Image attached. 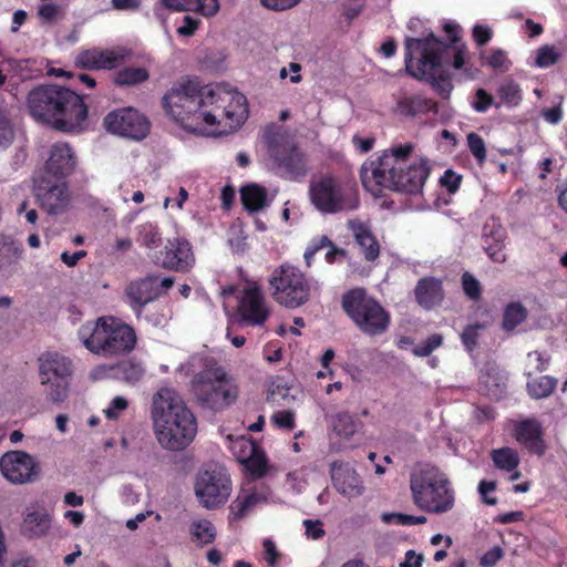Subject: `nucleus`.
Instances as JSON below:
<instances>
[{"label":"nucleus","mask_w":567,"mask_h":567,"mask_svg":"<svg viewBox=\"0 0 567 567\" xmlns=\"http://www.w3.org/2000/svg\"><path fill=\"white\" fill-rule=\"evenodd\" d=\"M414 296L422 308L431 310L444 299L443 284L434 277L421 278L414 288Z\"/></svg>","instance_id":"nucleus-26"},{"label":"nucleus","mask_w":567,"mask_h":567,"mask_svg":"<svg viewBox=\"0 0 567 567\" xmlns=\"http://www.w3.org/2000/svg\"><path fill=\"white\" fill-rule=\"evenodd\" d=\"M466 140L472 155L476 158L478 164H483L486 159V146L483 137L475 132H471L467 134Z\"/></svg>","instance_id":"nucleus-47"},{"label":"nucleus","mask_w":567,"mask_h":567,"mask_svg":"<svg viewBox=\"0 0 567 567\" xmlns=\"http://www.w3.org/2000/svg\"><path fill=\"white\" fill-rule=\"evenodd\" d=\"M150 73L145 68L126 66L114 74L113 82L117 86H132L148 80Z\"/></svg>","instance_id":"nucleus-38"},{"label":"nucleus","mask_w":567,"mask_h":567,"mask_svg":"<svg viewBox=\"0 0 567 567\" xmlns=\"http://www.w3.org/2000/svg\"><path fill=\"white\" fill-rule=\"evenodd\" d=\"M2 475L12 484H27L38 480L39 463H0Z\"/></svg>","instance_id":"nucleus-28"},{"label":"nucleus","mask_w":567,"mask_h":567,"mask_svg":"<svg viewBox=\"0 0 567 567\" xmlns=\"http://www.w3.org/2000/svg\"><path fill=\"white\" fill-rule=\"evenodd\" d=\"M410 488L414 504L433 514L450 512L455 502V494L445 473L431 463L412 472Z\"/></svg>","instance_id":"nucleus-7"},{"label":"nucleus","mask_w":567,"mask_h":567,"mask_svg":"<svg viewBox=\"0 0 567 567\" xmlns=\"http://www.w3.org/2000/svg\"><path fill=\"white\" fill-rule=\"evenodd\" d=\"M528 317V310L519 301H512L504 308L502 318V329L505 332L514 331Z\"/></svg>","instance_id":"nucleus-35"},{"label":"nucleus","mask_w":567,"mask_h":567,"mask_svg":"<svg viewBox=\"0 0 567 567\" xmlns=\"http://www.w3.org/2000/svg\"><path fill=\"white\" fill-rule=\"evenodd\" d=\"M118 373L122 378L130 383H136L144 375V368L140 362L133 360H125L117 364L116 367Z\"/></svg>","instance_id":"nucleus-43"},{"label":"nucleus","mask_w":567,"mask_h":567,"mask_svg":"<svg viewBox=\"0 0 567 567\" xmlns=\"http://www.w3.org/2000/svg\"><path fill=\"white\" fill-rule=\"evenodd\" d=\"M162 255V266L171 270L186 271L194 262L192 246L182 238L168 240Z\"/></svg>","instance_id":"nucleus-24"},{"label":"nucleus","mask_w":567,"mask_h":567,"mask_svg":"<svg viewBox=\"0 0 567 567\" xmlns=\"http://www.w3.org/2000/svg\"><path fill=\"white\" fill-rule=\"evenodd\" d=\"M190 535L202 545L212 544L216 538V529L208 519L194 520L190 525Z\"/></svg>","instance_id":"nucleus-40"},{"label":"nucleus","mask_w":567,"mask_h":567,"mask_svg":"<svg viewBox=\"0 0 567 567\" xmlns=\"http://www.w3.org/2000/svg\"><path fill=\"white\" fill-rule=\"evenodd\" d=\"M165 113L185 131L203 134L206 126L231 132L249 115L246 96L227 83L200 86L187 80L174 85L162 99Z\"/></svg>","instance_id":"nucleus-1"},{"label":"nucleus","mask_w":567,"mask_h":567,"mask_svg":"<svg viewBox=\"0 0 567 567\" xmlns=\"http://www.w3.org/2000/svg\"><path fill=\"white\" fill-rule=\"evenodd\" d=\"M105 128L114 134L142 140L150 132L148 120L133 107H123L110 112L104 117Z\"/></svg>","instance_id":"nucleus-15"},{"label":"nucleus","mask_w":567,"mask_h":567,"mask_svg":"<svg viewBox=\"0 0 567 567\" xmlns=\"http://www.w3.org/2000/svg\"><path fill=\"white\" fill-rule=\"evenodd\" d=\"M261 4L274 11H284L297 6L300 0H260Z\"/></svg>","instance_id":"nucleus-62"},{"label":"nucleus","mask_w":567,"mask_h":567,"mask_svg":"<svg viewBox=\"0 0 567 567\" xmlns=\"http://www.w3.org/2000/svg\"><path fill=\"white\" fill-rule=\"evenodd\" d=\"M196 401L206 409L220 412L233 405L239 395V386L221 365H206L192 379Z\"/></svg>","instance_id":"nucleus-8"},{"label":"nucleus","mask_w":567,"mask_h":567,"mask_svg":"<svg viewBox=\"0 0 567 567\" xmlns=\"http://www.w3.org/2000/svg\"><path fill=\"white\" fill-rule=\"evenodd\" d=\"M494 104V97L485 89L475 91L472 107L478 113H485Z\"/></svg>","instance_id":"nucleus-53"},{"label":"nucleus","mask_w":567,"mask_h":567,"mask_svg":"<svg viewBox=\"0 0 567 567\" xmlns=\"http://www.w3.org/2000/svg\"><path fill=\"white\" fill-rule=\"evenodd\" d=\"M349 228L353 233L355 243L368 261H374L380 255V245L371 229L361 221H350Z\"/></svg>","instance_id":"nucleus-27"},{"label":"nucleus","mask_w":567,"mask_h":567,"mask_svg":"<svg viewBox=\"0 0 567 567\" xmlns=\"http://www.w3.org/2000/svg\"><path fill=\"white\" fill-rule=\"evenodd\" d=\"M484 328L482 323L468 324L464 328L461 340L467 351H473L477 347L480 330Z\"/></svg>","instance_id":"nucleus-49"},{"label":"nucleus","mask_w":567,"mask_h":567,"mask_svg":"<svg viewBox=\"0 0 567 567\" xmlns=\"http://www.w3.org/2000/svg\"><path fill=\"white\" fill-rule=\"evenodd\" d=\"M39 378L45 385V393L50 401L60 403L68 399L70 380L73 374V362L70 358L48 351L39 359Z\"/></svg>","instance_id":"nucleus-11"},{"label":"nucleus","mask_w":567,"mask_h":567,"mask_svg":"<svg viewBox=\"0 0 567 567\" xmlns=\"http://www.w3.org/2000/svg\"><path fill=\"white\" fill-rule=\"evenodd\" d=\"M361 421L347 411L334 414L331 419L333 433L344 440H350L359 430Z\"/></svg>","instance_id":"nucleus-34"},{"label":"nucleus","mask_w":567,"mask_h":567,"mask_svg":"<svg viewBox=\"0 0 567 567\" xmlns=\"http://www.w3.org/2000/svg\"><path fill=\"white\" fill-rule=\"evenodd\" d=\"M51 519L43 508H28L22 522V533L29 538L41 537L45 535L50 528Z\"/></svg>","instance_id":"nucleus-29"},{"label":"nucleus","mask_w":567,"mask_h":567,"mask_svg":"<svg viewBox=\"0 0 567 567\" xmlns=\"http://www.w3.org/2000/svg\"><path fill=\"white\" fill-rule=\"evenodd\" d=\"M269 285L275 301L287 308H298L309 300L310 284L297 267L281 265L272 271Z\"/></svg>","instance_id":"nucleus-12"},{"label":"nucleus","mask_w":567,"mask_h":567,"mask_svg":"<svg viewBox=\"0 0 567 567\" xmlns=\"http://www.w3.org/2000/svg\"><path fill=\"white\" fill-rule=\"evenodd\" d=\"M497 95L501 102L508 107L518 106L523 101V91L513 79H506L499 84Z\"/></svg>","instance_id":"nucleus-39"},{"label":"nucleus","mask_w":567,"mask_h":567,"mask_svg":"<svg viewBox=\"0 0 567 567\" xmlns=\"http://www.w3.org/2000/svg\"><path fill=\"white\" fill-rule=\"evenodd\" d=\"M14 137L13 127L3 111L0 110V147L9 146Z\"/></svg>","instance_id":"nucleus-54"},{"label":"nucleus","mask_w":567,"mask_h":567,"mask_svg":"<svg viewBox=\"0 0 567 567\" xmlns=\"http://www.w3.org/2000/svg\"><path fill=\"white\" fill-rule=\"evenodd\" d=\"M443 30L450 40V43H445L447 45L446 51L449 49L454 50L451 65L455 70L462 71L466 79H475L480 70L470 62L467 47L461 42V27L456 23L447 22L444 24Z\"/></svg>","instance_id":"nucleus-21"},{"label":"nucleus","mask_w":567,"mask_h":567,"mask_svg":"<svg viewBox=\"0 0 567 567\" xmlns=\"http://www.w3.org/2000/svg\"><path fill=\"white\" fill-rule=\"evenodd\" d=\"M37 16L41 23L52 24L63 17V9L54 2H45L39 6Z\"/></svg>","instance_id":"nucleus-45"},{"label":"nucleus","mask_w":567,"mask_h":567,"mask_svg":"<svg viewBox=\"0 0 567 567\" xmlns=\"http://www.w3.org/2000/svg\"><path fill=\"white\" fill-rule=\"evenodd\" d=\"M262 558L269 567L279 566L281 554L275 542L270 538H266L262 542Z\"/></svg>","instance_id":"nucleus-51"},{"label":"nucleus","mask_w":567,"mask_h":567,"mask_svg":"<svg viewBox=\"0 0 567 567\" xmlns=\"http://www.w3.org/2000/svg\"><path fill=\"white\" fill-rule=\"evenodd\" d=\"M411 143L393 146L374 161L363 163L360 178L363 187L378 196L383 189L409 195L422 193L431 174L430 161L412 157Z\"/></svg>","instance_id":"nucleus-2"},{"label":"nucleus","mask_w":567,"mask_h":567,"mask_svg":"<svg viewBox=\"0 0 567 567\" xmlns=\"http://www.w3.org/2000/svg\"><path fill=\"white\" fill-rule=\"evenodd\" d=\"M461 284L465 296L470 300L478 301L482 298V285L471 272H463Z\"/></svg>","instance_id":"nucleus-46"},{"label":"nucleus","mask_w":567,"mask_h":567,"mask_svg":"<svg viewBox=\"0 0 567 567\" xmlns=\"http://www.w3.org/2000/svg\"><path fill=\"white\" fill-rule=\"evenodd\" d=\"M237 313L241 322L260 327L270 316L264 295L256 284L245 287L238 297Z\"/></svg>","instance_id":"nucleus-16"},{"label":"nucleus","mask_w":567,"mask_h":567,"mask_svg":"<svg viewBox=\"0 0 567 567\" xmlns=\"http://www.w3.org/2000/svg\"><path fill=\"white\" fill-rule=\"evenodd\" d=\"M269 156L278 168L291 179L307 175L308 159L306 154L289 136L275 134L267 137Z\"/></svg>","instance_id":"nucleus-14"},{"label":"nucleus","mask_w":567,"mask_h":567,"mask_svg":"<svg viewBox=\"0 0 567 567\" xmlns=\"http://www.w3.org/2000/svg\"><path fill=\"white\" fill-rule=\"evenodd\" d=\"M126 58V54L109 49L81 50L75 59L76 68L83 70H113L116 69Z\"/></svg>","instance_id":"nucleus-20"},{"label":"nucleus","mask_w":567,"mask_h":567,"mask_svg":"<svg viewBox=\"0 0 567 567\" xmlns=\"http://www.w3.org/2000/svg\"><path fill=\"white\" fill-rule=\"evenodd\" d=\"M446 47L432 32L424 38H406L404 42L406 72L414 79L429 83L443 100H449L454 89L451 73L442 70Z\"/></svg>","instance_id":"nucleus-5"},{"label":"nucleus","mask_w":567,"mask_h":567,"mask_svg":"<svg viewBox=\"0 0 567 567\" xmlns=\"http://www.w3.org/2000/svg\"><path fill=\"white\" fill-rule=\"evenodd\" d=\"M218 0H158L155 6V14L165 22V18L161 13L162 9L173 12H195L203 17L210 18L219 11Z\"/></svg>","instance_id":"nucleus-23"},{"label":"nucleus","mask_w":567,"mask_h":567,"mask_svg":"<svg viewBox=\"0 0 567 567\" xmlns=\"http://www.w3.org/2000/svg\"><path fill=\"white\" fill-rule=\"evenodd\" d=\"M260 497L256 493L240 492L229 506L230 520H239L247 515L258 503Z\"/></svg>","instance_id":"nucleus-37"},{"label":"nucleus","mask_w":567,"mask_h":567,"mask_svg":"<svg viewBox=\"0 0 567 567\" xmlns=\"http://www.w3.org/2000/svg\"><path fill=\"white\" fill-rule=\"evenodd\" d=\"M76 158L69 144L58 142L51 146L45 163V175L50 178L64 179L75 168Z\"/></svg>","instance_id":"nucleus-22"},{"label":"nucleus","mask_w":567,"mask_h":567,"mask_svg":"<svg viewBox=\"0 0 567 567\" xmlns=\"http://www.w3.org/2000/svg\"><path fill=\"white\" fill-rule=\"evenodd\" d=\"M152 419L156 439L166 450L182 451L196 436V417L174 389L162 388L155 393Z\"/></svg>","instance_id":"nucleus-4"},{"label":"nucleus","mask_w":567,"mask_h":567,"mask_svg":"<svg viewBox=\"0 0 567 567\" xmlns=\"http://www.w3.org/2000/svg\"><path fill=\"white\" fill-rule=\"evenodd\" d=\"M85 349L104 358L126 355L137 343L134 328L113 316L86 321L78 331Z\"/></svg>","instance_id":"nucleus-6"},{"label":"nucleus","mask_w":567,"mask_h":567,"mask_svg":"<svg viewBox=\"0 0 567 567\" xmlns=\"http://www.w3.org/2000/svg\"><path fill=\"white\" fill-rule=\"evenodd\" d=\"M503 549L499 546H494L482 556L481 565L483 567H493L503 557Z\"/></svg>","instance_id":"nucleus-63"},{"label":"nucleus","mask_w":567,"mask_h":567,"mask_svg":"<svg viewBox=\"0 0 567 567\" xmlns=\"http://www.w3.org/2000/svg\"><path fill=\"white\" fill-rule=\"evenodd\" d=\"M506 234L502 227L493 229L489 234L483 236V249L491 260L494 262H505L506 254L505 248Z\"/></svg>","instance_id":"nucleus-31"},{"label":"nucleus","mask_w":567,"mask_h":567,"mask_svg":"<svg viewBox=\"0 0 567 567\" xmlns=\"http://www.w3.org/2000/svg\"><path fill=\"white\" fill-rule=\"evenodd\" d=\"M306 535L311 539H320L324 536V529L320 520L305 519Z\"/></svg>","instance_id":"nucleus-61"},{"label":"nucleus","mask_w":567,"mask_h":567,"mask_svg":"<svg viewBox=\"0 0 567 567\" xmlns=\"http://www.w3.org/2000/svg\"><path fill=\"white\" fill-rule=\"evenodd\" d=\"M381 520L384 524H395L402 526L420 525L426 522L425 516H414L402 513H383Z\"/></svg>","instance_id":"nucleus-44"},{"label":"nucleus","mask_w":567,"mask_h":567,"mask_svg":"<svg viewBox=\"0 0 567 567\" xmlns=\"http://www.w3.org/2000/svg\"><path fill=\"white\" fill-rule=\"evenodd\" d=\"M23 249L19 247L11 236L0 235V255L12 254L19 258Z\"/></svg>","instance_id":"nucleus-59"},{"label":"nucleus","mask_w":567,"mask_h":567,"mask_svg":"<svg viewBox=\"0 0 567 567\" xmlns=\"http://www.w3.org/2000/svg\"><path fill=\"white\" fill-rule=\"evenodd\" d=\"M271 421L280 429L291 431L295 423V415L291 411H278L271 416Z\"/></svg>","instance_id":"nucleus-58"},{"label":"nucleus","mask_w":567,"mask_h":567,"mask_svg":"<svg viewBox=\"0 0 567 567\" xmlns=\"http://www.w3.org/2000/svg\"><path fill=\"white\" fill-rule=\"evenodd\" d=\"M194 491L204 508L216 509L227 503L233 484L229 474L223 467H216L197 474Z\"/></svg>","instance_id":"nucleus-13"},{"label":"nucleus","mask_w":567,"mask_h":567,"mask_svg":"<svg viewBox=\"0 0 567 567\" xmlns=\"http://www.w3.org/2000/svg\"><path fill=\"white\" fill-rule=\"evenodd\" d=\"M559 59V53L553 45H543L537 50L535 65L538 68H548L554 65Z\"/></svg>","instance_id":"nucleus-48"},{"label":"nucleus","mask_w":567,"mask_h":567,"mask_svg":"<svg viewBox=\"0 0 567 567\" xmlns=\"http://www.w3.org/2000/svg\"><path fill=\"white\" fill-rule=\"evenodd\" d=\"M514 436L530 455L542 457L546 451L544 429L536 419H524L514 424Z\"/></svg>","instance_id":"nucleus-19"},{"label":"nucleus","mask_w":567,"mask_h":567,"mask_svg":"<svg viewBox=\"0 0 567 567\" xmlns=\"http://www.w3.org/2000/svg\"><path fill=\"white\" fill-rule=\"evenodd\" d=\"M347 316L361 332L374 337L384 333L391 322L390 313L364 288H353L341 299Z\"/></svg>","instance_id":"nucleus-9"},{"label":"nucleus","mask_w":567,"mask_h":567,"mask_svg":"<svg viewBox=\"0 0 567 567\" xmlns=\"http://www.w3.org/2000/svg\"><path fill=\"white\" fill-rule=\"evenodd\" d=\"M332 246V241L329 239L328 236L322 235L320 237L313 238L307 246L303 257L308 266L311 265V260L316 256V254L326 248Z\"/></svg>","instance_id":"nucleus-52"},{"label":"nucleus","mask_w":567,"mask_h":567,"mask_svg":"<svg viewBox=\"0 0 567 567\" xmlns=\"http://www.w3.org/2000/svg\"><path fill=\"white\" fill-rule=\"evenodd\" d=\"M472 35H473V40L476 42V44L478 47H483L489 42V40L493 37V32H492L491 28H488L487 25L476 24L473 28Z\"/></svg>","instance_id":"nucleus-60"},{"label":"nucleus","mask_w":567,"mask_h":567,"mask_svg":"<svg viewBox=\"0 0 567 567\" xmlns=\"http://www.w3.org/2000/svg\"><path fill=\"white\" fill-rule=\"evenodd\" d=\"M349 463H331V477L337 491L346 496L353 497L362 493V482Z\"/></svg>","instance_id":"nucleus-25"},{"label":"nucleus","mask_w":567,"mask_h":567,"mask_svg":"<svg viewBox=\"0 0 567 567\" xmlns=\"http://www.w3.org/2000/svg\"><path fill=\"white\" fill-rule=\"evenodd\" d=\"M398 112L405 116H416L429 112H437V103L422 95H406L396 104Z\"/></svg>","instance_id":"nucleus-30"},{"label":"nucleus","mask_w":567,"mask_h":567,"mask_svg":"<svg viewBox=\"0 0 567 567\" xmlns=\"http://www.w3.org/2000/svg\"><path fill=\"white\" fill-rule=\"evenodd\" d=\"M527 392L533 399H544L549 396L557 386V380L549 375H540L537 378H532V373L527 374Z\"/></svg>","instance_id":"nucleus-36"},{"label":"nucleus","mask_w":567,"mask_h":567,"mask_svg":"<svg viewBox=\"0 0 567 567\" xmlns=\"http://www.w3.org/2000/svg\"><path fill=\"white\" fill-rule=\"evenodd\" d=\"M241 203L246 210L256 213L268 205L267 189L257 184H249L240 189Z\"/></svg>","instance_id":"nucleus-32"},{"label":"nucleus","mask_w":567,"mask_h":567,"mask_svg":"<svg viewBox=\"0 0 567 567\" xmlns=\"http://www.w3.org/2000/svg\"><path fill=\"white\" fill-rule=\"evenodd\" d=\"M311 204L323 214L354 210L359 206L355 187L343 184L332 175H323L309 186Z\"/></svg>","instance_id":"nucleus-10"},{"label":"nucleus","mask_w":567,"mask_h":567,"mask_svg":"<svg viewBox=\"0 0 567 567\" xmlns=\"http://www.w3.org/2000/svg\"><path fill=\"white\" fill-rule=\"evenodd\" d=\"M235 461H268L265 452L252 440L240 437L233 443Z\"/></svg>","instance_id":"nucleus-33"},{"label":"nucleus","mask_w":567,"mask_h":567,"mask_svg":"<svg viewBox=\"0 0 567 567\" xmlns=\"http://www.w3.org/2000/svg\"><path fill=\"white\" fill-rule=\"evenodd\" d=\"M200 23L202 21L198 18L186 14L183 17V24L176 29V32L179 37H193L198 30Z\"/></svg>","instance_id":"nucleus-56"},{"label":"nucleus","mask_w":567,"mask_h":567,"mask_svg":"<svg viewBox=\"0 0 567 567\" xmlns=\"http://www.w3.org/2000/svg\"><path fill=\"white\" fill-rule=\"evenodd\" d=\"M423 555L417 554L415 550L410 549L404 555V560L399 564V567H422Z\"/></svg>","instance_id":"nucleus-64"},{"label":"nucleus","mask_w":567,"mask_h":567,"mask_svg":"<svg viewBox=\"0 0 567 567\" xmlns=\"http://www.w3.org/2000/svg\"><path fill=\"white\" fill-rule=\"evenodd\" d=\"M441 186L444 187L450 194H455L461 186L462 175L453 169H446L440 178Z\"/></svg>","instance_id":"nucleus-55"},{"label":"nucleus","mask_w":567,"mask_h":567,"mask_svg":"<svg viewBox=\"0 0 567 567\" xmlns=\"http://www.w3.org/2000/svg\"><path fill=\"white\" fill-rule=\"evenodd\" d=\"M481 59L483 65L501 72H507L512 66V62L503 49H492L487 58H484V52H481Z\"/></svg>","instance_id":"nucleus-42"},{"label":"nucleus","mask_w":567,"mask_h":567,"mask_svg":"<svg viewBox=\"0 0 567 567\" xmlns=\"http://www.w3.org/2000/svg\"><path fill=\"white\" fill-rule=\"evenodd\" d=\"M30 115L58 131L71 133L82 130L87 118L83 96L61 85H39L27 97Z\"/></svg>","instance_id":"nucleus-3"},{"label":"nucleus","mask_w":567,"mask_h":567,"mask_svg":"<svg viewBox=\"0 0 567 567\" xmlns=\"http://www.w3.org/2000/svg\"><path fill=\"white\" fill-rule=\"evenodd\" d=\"M128 402L123 396L114 398L110 405L103 410L104 415L109 420H116L118 417V413L127 409Z\"/></svg>","instance_id":"nucleus-57"},{"label":"nucleus","mask_w":567,"mask_h":567,"mask_svg":"<svg viewBox=\"0 0 567 567\" xmlns=\"http://www.w3.org/2000/svg\"><path fill=\"white\" fill-rule=\"evenodd\" d=\"M443 342V337L439 333L431 334L426 340L417 344L413 349V353L417 357H429Z\"/></svg>","instance_id":"nucleus-50"},{"label":"nucleus","mask_w":567,"mask_h":567,"mask_svg":"<svg viewBox=\"0 0 567 567\" xmlns=\"http://www.w3.org/2000/svg\"><path fill=\"white\" fill-rule=\"evenodd\" d=\"M34 193L41 207L51 215L62 213L69 204V188L63 179L41 176L35 181Z\"/></svg>","instance_id":"nucleus-17"},{"label":"nucleus","mask_w":567,"mask_h":567,"mask_svg":"<svg viewBox=\"0 0 567 567\" xmlns=\"http://www.w3.org/2000/svg\"><path fill=\"white\" fill-rule=\"evenodd\" d=\"M159 296L157 276H146L126 285L123 300L138 318L142 316L145 306L158 299Z\"/></svg>","instance_id":"nucleus-18"},{"label":"nucleus","mask_w":567,"mask_h":567,"mask_svg":"<svg viewBox=\"0 0 567 567\" xmlns=\"http://www.w3.org/2000/svg\"><path fill=\"white\" fill-rule=\"evenodd\" d=\"M241 473L248 482L274 476L277 468L270 463H240Z\"/></svg>","instance_id":"nucleus-41"}]
</instances>
